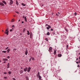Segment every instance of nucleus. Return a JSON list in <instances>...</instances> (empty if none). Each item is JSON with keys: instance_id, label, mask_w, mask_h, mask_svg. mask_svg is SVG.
I'll return each instance as SVG.
<instances>
[{"instance_id": "nucleus-1", "label": "nucleus", "mask_w": 80, "mask_h": 80, "mask_svg": "<svg viewBox=\"0 0 80 80\" xmlns=\"http://www.w3.org/2000/svg\"><path fill=\"white\" fill-rule=\"evenodd\" d=\"M22 18H24L25 22H27V18L26 17H25L24 16H23Z\"/></svg>"}, {"instance_id": "nucleus-2", "label": "nucleus", "mask_w": 80, "mask_h": 80, "mask_svg": "<svg viewBox=\"0 0 80 80\" xmlns=\"http://www.w3.org/2000/svg\"><path fill=\"white\" fill-rule=\"evenodd\" d=\"M31 68L30 67H29L28 68V69L27 72H29L30 71V70H31Z\"/></svg>"}, {"instance_id": "nucleus-3", "label": "nucleus", "mask_w": 80, "mask_h": 80, "mask_svg": "<svg viewBox=\"0 0 80 80\" xmlns=\"http://www.w3.org/2000/svg\"><path fill=\"white\" fill-rule=\"evenodd\" d=\"M25 54L26 55H27L28 54V50H27V49H26L25 51Z\"/></svg>"}, {"instance_id": "nucleus-4", "label": "nucleus", "mask_w": 80, "mask_h": 80, "mask_svg": "<svg viewBox=\"0 0 80 80\" xmlns=\"http://www.w3.org/2000/svg\"><path fill=\"white\" fill-rule=\"evenodd\" d=\"M52 47H50L49 48V49L48 50L49 52H52Z\"/></svg>"}, {"instance_id": "nucleus-5", "label": "nucleus", "mask_w": 80, "mask_h": 80, "mask_svg": "<svg viewBox=\"0 0 80 80\" xmlns=\"http://www.w3.org/2000/svg\"><path fill=\"white\" fill-rule=\"evenodd\" d=\"M10 5H12L13 4V1L12 0H10V2L9 3Z\"/></svg>"}, {"instance_id": "nucleus-6", "label": "nucleus", "mask_w": 80, "mask_h": 80, "mask_svg": "<svg viewBox=\"0 0 80 80\" xmlns=\"http://www.w3.org/2000/svg\"><path fill=\"white\" fill-rule=\"evenodd\" d=\"M27 69H28V68H27V67H26L25 68H24V72H27Z\"/></svg>"}, {"instance_id": "nucleus-7", "label": "nucleus", "mask_w": 80, "mask_h": 80, "mask_svg": "<svg viewBox=\"0 0 80 80\" xmlns=\"http://www.w3.org/2000/svg\"><path fill=\"white\" fill-rule=\"evenodd\" d=\"M0 5H2V6H4V4L3 3L0 2Z\"/></svg>"}, {"instance_id": "nucleus-8", "label": "nucleus", "mask_w": 80, "mask_h": 80, "mask_svg": "<svg viewBox=\"0 0 80 80\" xmlns=\"http://www.w3.org/2000/svg\"><path fill=\"white\" fill-rule=\"evenodd\" d=\"M10 67L9 66V63H8L7 65V68H8Z\"/></svg>"}, {"instance_id": "nucleus-9", "label": "nucleus", "mask_w": 80, "mask_h": 80, "mask_svg": "<svg viewBox=\"0 0 80 80\" xmlns=\"http://www.w3.org/2000/svg\"><path fill=\"white\" fill-rule=\"evenodd\" d=\"M11 22H15V19L13 18L12 19L11 21Z\"/></svg>"}, {"instance_id": "nucleus-10", "label": "nucleus", "mask_w": 80, "mask_h": 80, "mask_svg": "<svg viewBox=\"0 0 80 80\" xmlns=\"http://www.w3.org/2000/svg\"><path fill=\"white\" fill-rule=\"evenodd\" d=\"M16 3L17 5H18V1L17 0L16 1Z\"/></svg>"}, {"instance_id": "nucleus-11", "label": "nucleus", "mask_w": 80, "mask_h": 80, "mask_svg": "<svg viewBox=\"0 0 80 80\" xmlns=\"http://www.w3.org/2000/svg\"><path fill=\"white\" fill-rule=\"evenodd\" d=\"M25 30H26V28H24L23 29V32H22L23 33H25Z\"/></svg>"}, {"instance_id": "nucleus-12", "label": "nucleus", "mask_w": 80, "mask_h": 80, "mask_svg": "<svg viewBox=\"0 0 80 80\" xmlns=\"http://www.w3.org/2000/svg\"><path fill=\"white\" fill-rule=\"evenodd\" d=\"M6 34H7V35H8V31L7 32H6V31L4 32Z\"/></svg>"}, {"instance_id": "nucleus-13", "label": "nucleus", "mask_w": 80, "mask_h": 80, "mask_svg": "<svg viewBox=\"0 0 80 80\" xmlns=\"http://www.w3.org/2000/svg\"><path fill=\"white\" fill-rule=\"evenodd\" d=\"M2 60L4 61H7V60H8V59L7 58H4Z\"/></svg>"}, {"instance_id": "nucleus-14", "label": "nucleus", "mask_w": 80, "mask_h": 80, "mask_svg": "<svg viewBox=\"0 0 80 80\" xmlns=\"http://www.w3.org/2000/svg\"><path fill=\"white\" fill-rule=\"evenodd\" d=\"M56 53H57V51L55 50L54 52V54L56 55Z\"/></svg>"}, {"instance_id": "nucleus-15", "label": "nucleus", "mask_w": 80, "mask_h": 80, "mask_svg": "<svg viewBox=\"0 0 80 80\" xmlns=\"http://www.w3.org/2000/svg\"><path fill=\"white\" fill-rule=\"evenodd\" d=\"M58 57H62V54H58Z\"/></svg>"}, {"instance_id": "nucleus-16", "label": "nucleus", "mask_w": 80, "mask_h": 80, "mask_svg": "<svg viewBox=\"0 0 80 80\" xmlns=\"http://www.w3.org/2000/svg\"><path fill=\"white\" fill-rule=\"evenodd\" d=\"M38 78L39 79H41V78H42V77H41V76L40 75H39L38 76Z\"/></svg>"}, {"instance_id": "nucleus-17", "label": "nucleus", "mask_w": 80, "mask_h": 80, "mask_svg": "<svg viewBox=\"0 0 80 80\" xmlns=\"http://www.w3.org/2000/svg\"><path fill=\"white\" fill-rule=\"evenodd\" d=\"M27 35H30V32L28 31H27Z\"/></svg>"}, {"instance_id": "nucleus-18", "label": "nucleus", "mask_w": 80, "mask_h": 80, "mask_svg": "<svg viewBox=\"0 0 80 80\" xmlns=\"http://www.w3.org/2000/svg\"><path fill=\"white\" fill-rule=\"evenodd\" d=\"M2 3H4V4H5V5H6V2L5 1H2Z\"/></svg>"}, {"instance_id": "nucleus-19", "label": "nucleus", "mask_w": 80, "mask_h": 80, "mask_svg": "<svg viewBox=\"0 0 80 80\" xmlns=\"http://www.w3.org/2000/svg\"><path fill=\"white\" fill-rule=\"evenodd\" d=\"M21 5H22L23 6H26V4H24V3H22L21 4Z\"/></svg>"}, {"instance_id": "nucleus-20", "label": "nucleus", "mask_w": 80, "mask_h": 80, "mask_svg": "<svg viewBox=\"0 0 80 80\" xmlns=\"http://www.w3.org/2000/svg\"><path fill=\"white\" fill-rule=\"evenodd\" d=\"M31 59L32 60H35V58H33L32 57H31Z\"/></svg>"}, {"instance_id": "nucleus-21", "label": "nucleus", "mask_w": 80, "mask_h": 80, "mask_svg": "<svg viewBox=\"0 0 80 80\" xmlns=\"http://www.w3.org/2000/svg\"><path fill=\"white\" fill-rule=\"evenodd\" d=\"M2 53H6V51H2Z\"/></svg>"}, {"instance_id": "nucleus-22", "label": "nucleus", "mask_w": 80, "mask_h": 80, "mask_svg": "<svg viewBox=\"0 0 80 80\" xmlns=\"http://www.w3.org/2000/svg\"><path fill=\"white\" fill-rule=\"evenodd\" d=\"M50 33H49V32H48V33H47V35H50Z\"/></svg>"}, {"instance_id": "nucleus-23", "label": "nucleus", "mask_w": 80, "mask_h": 80, "mask_svg": "<svg viewBox=\"0 0 80 80\" xmlns=\"http://www.w3.org/2000/svg\"><path fill=\"white\" fill-rule=\"evenodd\" d=\"M7 51H8V53L10 52V49H8L7 50Z\"/></svg>"}, {"instance_id": "nucleus-24", "label": "nucleus", "mask_w": 80, "mask_h": 80, "mask_svg": "<svg viewBox=\"0 0 80 80\" xmlns=\"http://www.w3.org/2000/svg\"><path fill=\"white\" fill-rule=\"evenodd\" d=\"M23 72V71L22 70H21V71H20V74H21V73H22Z\"/></svg>"}, {"instance_id": "nucleus-25", "label": "nucleus", "mask_w": 80, "mask_h": 80, "mask_svg": "<svg viewBox=\"0 0 80 80\" xmlns=\"http://www.w3.org/2000/svg\"><path fill=\"white\" fill-rule=\"evenodd\" d=\"M45 40H46V41H48V38H45Z\"/></svg>"}, {"instance_id": "nucleus-26", "label": "nucleus", "mask_w": 80, "mask_h": 80, "mask_svg": "<svg viewBox=\"0 0 80 80\" xmlns=\"http://www.w3.org/2000/svg\"><path fill=\"white\" fill-rule=\"evenodd\" d=\"M8 73H9V75H10L11 74V72L9 71L8 72Z\"/></svg>"}, {"instance_id": "nucleus-27", "label": "nucleus", "mask_w": 80, "mask_h": 80, "mask_svg": "<svg viewBox=\"0 0 80 80\" xmlns=\"http://www.w3.org/2000/svg\"><path fill=\"white\" fill-rule=\"evenodd\" d=\"M38 75L39 76V75H40V72H38V75H37V76H38Z\"/></svg>"}, {"instance_id": "nucleus-28", "label": "nucleus", "mask_w": 80, "mask_h": 80, "mask_svg": "<svg viewBox=\"0 0 80 80\" xmlns=\"http://www.w3.org/2000/svg\"><path fill=\"white\" fill-rule=\"evenodd\" d=\"M48 27L49 28H51V26L50 25H48Z\"/></svg>"}, {"instance_id": "nucleus-29", "label": "nucleus", "mask_w": 80, "mask_h": 80, "mask_svg": "<svg viewBox=\"0 0 80 80\" xmlns=\"http://www.w3.org/2000/svg\"><path fill=\"white\" fill-rule=\"evenodd\" d=\"M4 78L5 79H7V77H4Z\"/></svg>"}, {"instance_id": "nucleus-30", "label": "nucleus", "mask_w": 80, "mask_h": 80, "mask_svg": "<svg viewBox=\"0 0 80 80\" xmlns=\"http://www.w3.org/2000/svg\"><path fill=\"white\" fill-rule=\"evenodd\" d=\"M26 80H29V79H28V77L26 78Z\"/></svg>"}, {"instance_id": "nucleus-31", "label": "nucleus", "mask_w": 80, "mask_h": 80, "mask_svg": "<svg viewBox=\"0 0 80 80\" xmlns=\"http://www.w3.org/2000/svg\"><path fill=\"white\" fill-rule=\"evenodd\" d=\"M6 32H8V29H7L6 30Z\"/></svg>"}, {"instance_id": "nucleus-32", "label": "nucleus", "mask_w": 80, "mask_h": 80, "mask_svg": "<svg viewBox=\"0 0 80 80\" xmlns=\"http://www.w3.org/2000/svg\"><path fill=\"white\" fill-rule=\"evenodd\" d=\"M8 48V47H7L6 48H5V50H7Z\"/></svg>"}, {"instance_id": "nucleus-33", "label": "nucleus", "mask_w": 80, "mask_h": 80, "mask_svg": "<svg viewBox=\"0 0 80 80\" xmlns=\"http://www.w3.org/2000/svg\"><path fill=\"white\" fill-rule=\"evenodd\" d=\"M12 80H16V79H15V78H12Z\"/></svg>"}, {"instance_id": "nucleus-34", "label": "nucleus", "mask_w": 80, "mask_h": 80, "mask_svg": "<svg viewBox=\"0 0 80 80\" xmlns=\"http://www.w3.org/2000/svg\"><path fill=\"white\" fill-rule=\"evenodd\" d=\"M68 48V45H67V48Z\"/></svg>"}, {"instance_id": "nucleus-35", "label": "nucleus", "mask_w": 80, "mask_h": 80, "mask_svg": "<svg viewBox=\"0 0 80 80\" xmlns=\"http://www.w3.org/2000/svg\"><path fill=\"white\" fill-rule=\"evenodd\" d=\"M12 27H13V28H15V26H14V25H12Z\"/></svg>"}, {"instance_id": "nucleus-36", "label": "nucleus", "mask_w": 80, "mask_h": 80, "mask_svg": "<svg viewBox=\"0 0 80 80\" xmlns=\"http://www.w3.org/2000/svg\"><path fill=\"white\" fill-rule=\"evenodd\" d=\"M74 15H77V13L76 12H75L74 13Z\"/></svg>"}, {"instance_id": "nucleus-37", "label": "nucleus", "mask_w": 80, "mask_h": 80, "mask_svg": "<svg viewBox=\"0 0 80 80\" xmlns=\"http://www.w3.org/2000/svg\"><path fill=\"white\" fill-rule=\"evenodd\" d=\"M56 15H57V16H59V15H58V13H57V14H56Z\"/></svg>"}, {"instance_id": "nucleus-38", "label": "nucleus", "mask_w": 80, "mask_h": 80, "mask_svg": "<svg viewBox=\"0 0 80 80\" xmlns=\"http://www.w3.org/2000/svg\"><path fill=\"white\" fill-rule=\"evenodd\" d=\"M47 29H48V30L49 29V28L48 27L47 28Z\"/></svg>"}, {"instance_id": "nucleus-39", "label": "nucleus", "mask_w": 80, "mask_h": 80, "mask_svg": "<svg viewBox=\"0 0 80 80\" xmlns=\"http://www.w3.org/2000/svg\"><path fill=\"white\" fill-rule=\"evenodd\" d=\"M51 31H53V29H51Z\"/></svg>"}, {"instance_id": "nucleus-40", "label": "nucleus", "mask_w": 80, "mask_h": 80, "mask_svg": "<svg viewBox=\"0 0 80 80\" xmlns=\"http://www.w3.org/2000/svg\"><path fill=\"white\" fill-rule=\"evenodd\" d=\"M7 58H10V57L9 56H8V57H7Z\"/></svg>"}, {"instance_id": "nucleus-41", "label": "nucleus", "mask_w": 80, "mask_h": 80, "mask_svg": "<svg viewBox=\"0 0 80 80\" xmlns=\"http://www.w3.org/2000/svg\"><path fill=\"white\" fill-rule=\"evenodd\" d=\"M13 30H12V29H10V32H12V31Z\"/></svg>"}, {"instance_id": "nucleus-42", "label": "nucleus", "mask_w": 80, "mask_h": 80, "mask_svg": "<svg viewBox=\"0 0 80 80\" xmlns=\"http://www.w3.org/2000/svg\"><path fill=\"white\" fill-rule=\"evenodd\" d=\"M6 63V61H5L3 62L4 63Z\"/></svg>"}, {"instance_id": "nucleus-43", "label": "nucleus", "mask_w": 80, "mask_h": 80, "mask_svg": "<svg viewBox=\"0 0 80 80\" xmlns=\"http://www.w3.org/2000/svg\"><path fill=\"white\" fill-rule=\"evenodd\" d=\"M4 74H6V73H7V72H4Z\"/></svg>"}, {"instance_id": "nucleus-44", "label": "nucleus", "mask_w": 80, "mask_h": 80, "mask_svg": "<svg viewBox=\"0 0 80 80\" xmlns=\"http://www.w3.org/2000/svg\"><path fill=\"white\" fill-rule=\"evenodd\" d=\"M22 23H24V22H23V21H22Z\"/></svg>"}, {"instance_id": "nucleus-45", "label": "nucleus", "mask_w": 80, "mask_h": 80, "mask_svg": "<svg viewBox=\"0 0 80 80\" xmlns=\"http://www.w3.org/2000/svg\"><path fill=\"white\" fill-rule=\"evenodd\" d=\"M76 63L78 64V62H76Z\"/></svg>"}, {"instance_id": "nucleus-46", "label": "nucleus", "mask_w": 80, "mask_h": 80, "mask_svg": "<svg viewBox=\"0 0 80 80\" xmlns=\"http://www.w3.org/2000/svg\"><path fill=\"white\" fill-rule=\"evenodd\" d=\"M78 60V58H77L76 59V60Z\"/></svg>"}, {"instance_id": "nucleus-47", "label": "nucleus", "mask_w": 80, "mask_h": 80, "mask_svg": "<svg viewBox=\"0 0 80 80\" xmlns=\"http://www.w3.org/2000/svg\"><path fill=\"white\" fill-rule=\"evenodd\" d=\"M31 60V58H30V59H29L30 62Z\"/></svg>"}, {"instance_id": "nucleus-48", "label": "nucleus", "mask_w": 80, "mask_h": 80, "mask_svg": "<svg viewBox=\"0 0 80 80\" xmlns=\"http://www.w3.org/2000/svg\"><path fill=\"white\" fill-rule=\"evenodd\" d=\"M79 65H78L77 66L78 67H79Z\"/></svg>"}, {"instance_id": "nucleus-49", "label": "nucleus", "mask_w": 80, "mask_h": 80, "mask_svg": "<svg viewBox=\"0 0 80 80\" xmlns=\"http://www.w3.org/2000/svg\"><path fill=\"white\" fill-rule=\"evenodd\" d=\"M66 32H68V30H67V29H66Z\"/></svg>"}, {"instance_id": "nucleus-50", "label": "nucleus", "mask_w": 80, "mask_h": 80, "mask_svg": "<svg viewBox=\"0 0 80 80\" xmlns=\"http://www.w3.org/2000/svg\"><path fill=\"white\" fill-rule=\"evenodd\" d=\"M79 63H80V60H79L78 61Z\"/></svg>"}, {"instance_id": "nucleus-51", "label": "nucleus", "mask_w": 80, "mask_h": 80, "mask_svg": "<svg viewBox=\"0 0 80 80\" xmlns=\"http://www.w3.org/2000/svg\"><path fill=\"white\" fill-rule=\"evenodd\" d=\"M58 14H60V12H58Z\"/></svg>"}, {"instance_id": "nucleus-52", "label": "nucleus", "mask_w": 80, "mask_h": 80, "mask_svg": "<svg viewBox=\"0 0 80 80\" xmlns=\"http://www.w3.org/2000/svg\"><path fill=\"white\" fill-rule=\"evenodd\" d=\"M21 69H23V68L22 67L21 68Z\"/></svg>"}, {"instance_id": "nucleus-53", "label": "nucleus", "mask_w": 80, "mask_h": 80, "mask_svg": "<svg viewBox=\"0 0 80 80\" xmlns=\"http://www.w3.org/2000/svg\"><path fill=\"white\" fill-rule=\"evenodd\" d=\"M18 21H20V20L19 19V20H18Z\"/></svg>"}, {"instance_id": "nucleus-54", "label": "nucleus", "mask_w": 80, "mask_h": 80, "mask_svg": "<svg viewBox=\"0 0 80 80\" xmlns=\"http://www.w3.org/2000/svg\"><path fill=\"white\" fill-rule=\"evenodd\" d=\"M13 29H14V28H12V30H13Z\"/></svg>"}, {"instance_id": "nucleus-55", "label": "nucleus", "mask_w": 80, "mask_h": 80, "mask_svg": "<svg viewBox=\"0 0 80 80\" xmlns=\"http://www.w3.org/2000/svg\"><path fill=\"white\" fill-rule=\"evenodd\" d=\"M17 13H19L18 12H17Z\"/></svg>"}, {"instance_id": "nucleus-56", "label": "nucleus", "mask_w": 80, "mask_h": 80, "mask_svg": "<svg viewBox=\"0 0 80 80\" xmlns=\"http://www.w3.org/2000/svg\"><path fill=\"white\" fill-rule=\"evenodd\" d=\"M2 32H4L3 30H2Z\"/></svg>"}, {"instance_id": "nucleus-57", "label": "nucleus", "mask_w": 80, "mask_h": 80, "mask_svg": "<svg viewBox=\"0 0 80 80\" xmlns=\"http://www.w3.org/2000/svg\"><path fill=\"white\" fill-rule=\"evenodd\" d=\"M20 34L21 35H22V33H21Z\"/></svg>"}, {"instance_id": "nucleus-58", "label": "nucleus", "mask_w": 80, "mask_h": 80, "mask_svg": "<svg viewBox=\"0 0 80 80\" xmlns=\"http://www.w3.org/2000/svg\"><path fill=\"white\" fill-rule=\"evenodd\" d=\"M40 80H42V79H39Z\"/></svg>"}, {"instance_id": "nucleus-59", "label": "nucleus", "mask_w": 80, "mask_h": 80, "mask_svg": "<svg viewBox=\"0 0 80 80\" xmlns=\"http://www.w3.org/2000/svg\"><path fill=\"white\" fill-rule=\"evenodd\" d=\"M79 55H80V52L79 53Z\"/></svg>"}, {"instance_id": "nucleus-60", "label": "nucleus", "mask_w": 80, "mask_h": 80, "mask_svg": "<svg viewBox=\"0 0 80 80\" xmlns=\"http://www.w3.org/2000/svg\"><path fill=\"white\" fill-rule=\"evenodd\" d=\"M0 62H1V60H0Z\"/></svg>"}, {"instance_id": "nucleus-61", "label": "nucleus", "mask_w": 80, "mask_h": 80, "mask_svg": "<svg viewBox=\"0 0 80 80\" xmlns=\"http://www.w3.org/2000/svg\"><path fill=\"white\" fill-rule=\"evenodd\" d=\"M13 16H14V17H15V15H14Z\"/></svg>"}, {"instance_id": "nucleus-62", "label": "nucleus", "mask_w": 80, "mask_h": 80, "mask_svg": "<svg viewBox=\"0 0 80 80\" xmlns=\"http://www.w3.org/2000/svg\"><path fill=\"white\" fill-rule=\"evenodd\" d=\"M14 50H15V49H14Z\"/></svg>"}, {"instance_id": "nucleus-63", "label": "nucleus", "mask_w": 80, "mask_h": 80, "mask_svg": "<svg viewBox=\"0 0 80 80\" xmlns=\"http://www.w3.org/2000/svg\"><path fill=\"white\" fill-rule=\"evenodd\" d=\"M42 6H43V5H42Z\"/></svg>"}]
</instances>
